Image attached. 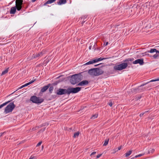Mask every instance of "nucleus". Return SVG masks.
<instances>
[{"label":"nucleus","mask_w":159,"mask_h":159,"mask_svg":"<svg viewBox=\"0 0 159 159\" xmlns=\"http://www.w3.org/2000/svg\"><path fill=\"white\" fill-rule=\"evenodd\" d=\"M148 111H145V112H144V113H141L140 114V115H139V116L140 117H142L143 115L145 113V112H147Z\"/></svg>","instance_id":"34"},{"label":"nucleus","mask_w":159,"mask_h":159,"mask_svg":"<svg viewBox=\"0 0 159 159\" xmlns=\"http://www.w3.org/2000/svg\"><path fill=\"white\" fill-rule=\"evenodd\" d=\"M69 77L70 78V81L71 84L75 85L82 80L83 76L81 73H79L70 76Z\"/></svg>","instance_id":"3"},{"label":"nucleus","mask_w":159,"mask_h":159,"mask_svg":"<svg viewBox=\"0 0 159 159\" xmlns=\"http://www.w3.org/2000/svg\"><path fill=\"white\" fill-rule=\"evenodd\" d=\"M121 148V146H120L118 148V149L115 151L114 152H113V153H115L116 152L118 151V150H120Z\"/></svg>","instance_id":"33"},{"label":"nucleus","mask_w":159,"mask_h":159,"mask_svg":"<svg viewBox=\"0 0 159 159\" xmlns=\"http://www.w3.org/2000/svg\"><path fill=\"white\" fill-rule=\"evenodd\" d=\"M15 107L16 106L14 104L13 102L10 103L5 107L4 112L7 114L11 112L15 108Z\"/></svg>","instance_id":"4"},{"label":"nucleus","mask_w":159,"mask_h":159,"mask_svg":"<svg viewBox=\"0 0 159 159\" xmlns=\"http://www.w3.org/2000/svg\"><path fill=\"white\" fill-rule=\"evenodd\" d=\"M66 0H60L58 2H57V4L58 5H61L66 3Z\"/></svg>","instance_id":"15"},{"label":"nucleus","mask_w":159,"mask_h":159,"mask_svg":"<svg viewBox=\"0 0 159 159\" xmlns=\"http://www.w3.org/2000/svg\"><path fill=\"white\" fill-rule=\"evenodd\" d=\"M147 55H148V56H149V57H152V56H151L150 55H149V54H147Z\"/></svg>","instance_id":"49"},{"label":"nucleus","mask_w":159,"mask_h":159,"mask_svg":"<svg viewBox=\"0 0 159 159\" xmlns=\"http://www.w3.org/2000/svg\"><path fill=\"white\" fill-rule=\"evenodd\" d=\"M36 0H32V2H35Z\"/></svg>","instance_id":"50"},{"label":"nucleus","mask_w":159,"mask_h":159,"mask_svg":"<svg viewBox=\"0 0 159 159\" xmlns=\"http://www.w3.org/2000/svg\"><path fill=\"white\" fill-rule=\"evenodd\" d=\"M106 59L107 58H102L101 57L97 58L98 61H101L103 60Z\"/></svg>","instance_id":"29"},{"label":"nucleus","mask_w":159,"mask_h":159,"mask_svg":"<svg viewBox=\"0 0 159 159\" xmlns=\"http://www.w3.org/2000/svg\"><path fill=\"white\" fill-rule=\"evenodd\" d=\"M85 20L84 21V20H83L82 21V24L83 25L85 22Z\"/></svg>","instance_id":"48"},{"label":"nucleus","mask_w":159,"mask_h":159,"mask_svg":"<svg viewBox=\"0 0 159 159\" xmlns=\"http://www.w3.org/2000/svg\"><path fill=\"white\" fill-rule=\"evenodd\" d=\"M98 116V114H95L93 115L91 117V119H94L96 118H97Z\"/></svg>","instance_id":"24"},{"label":"nucleus","mask_w":159,"mask_h":159,"mask_svg":"<svg viewBox=\"0 0 159 159\" xmlns=\"http://www.w3.org/2000/svg\"><path fill=\"white\" fill-rule=\"evenodd\" d=\"M155 151L154 149H152L149 150L148 152L149 153H152Z\"/></svg>","instance_id":"31"},{"label":"nucleus","mask_w":159,"mask_h":159,"mask_svg":"<svg viewBox=\"0 0 159 159\" xmlns=\"http://www.w3.org/2000/svg\"><path fill=\"white\" fill-rule=\"evenodd\" d=\"M81 89V88L77 87L76 88H70L67 89H59L57 91V94L58 95H62L66 94L69 95L70 93H75Z\"/></svg>","instance_id":"1"},{"label":"nucleus","mask_w":159,"mask_h":159,"mask_svg":"<svg viewBox=\"0 0 159 159\" xmlns=\"http://www.w3.org/2000/svg\"><path fill=\"white\" fill-rule=\"evenodd\" d=\"M101 64H102V63H100V64H98L96 65H94V66H98V65H101Z\"/></svg>","instance_id":"46"},{"label":"nucleus","mask_w":159,"mask_h":159,"mask_svg":"<svg viewBox=\"0 0 159 159\" xmlns=\"http://www.w3.org/2000/svg\"><path fill=\"white\" fill-rule=\"evenodd\" d=\"M49 124L48 123H44L43 124H42L41 125H40L39 126V128H41L42 126H47Z\"/></svg>","instance_id":"23"},{"label":"nucleus","mask_w":159,"mask_h":159,"mask_svg":"<svg viewBox=\"0 0 159 159\" xmlns=\"http://www.w3.org/2000/svg\"><path fill=\"white\" fill-rule=\"evenodd\" d=\"M50 84H49L48 85L45 86L42 88L40 90V93H43L45 92L46 90L49 88Z\"/></svg>","instance_id":"13"},{"label":"nucleus","mask_w":159,"mask_h":159,"mask_svg":"<svg viewBox=\"0 0 159 159\" xmlns=\"http://www.w3.org/2000/svg\"><path fill=\"white\" fill-rule=\"evenodd\" d=\"M132 152V150H129L128 152H127L125 154V157H128L131 154Z\"/></svg>","instance_id":"18"},{"label":"nucleus","mask_w":159,"mask_h":159,"mask_svg":"<svg viewBox=\"0 0 159 159\" xmlns=\"http://www.w3.org/2000/svg\"><path fill=\"white\" fill-rule=\"evenodd\" d=\"M144 155V153L139 154L138 155L135 156L134 157H133L132 159H134L135 158H137L138 157H140Z\"/></svg>","instance_id":"25"},{"label":"nucleus","mask_w":159,"mask_h":159,"mask_svg":"<svg viewBox=\"0 0 159 159\" xmlns=\"http://www.w3.org/2000/svg\"><path fill=\"white\" fill-rule=\"evenodd\" d=\"M23 2L22 0H16V6L15 7L18 11H19L21 9Z\"/></svg>","instance_id":"7"},{"label":"nucleus","mask_w":159,"mask_h":159,"mask_svg":"<svg viewBox=\"0 0 159 159\" xmlns=\"http://www.w3.org/2000/svg\"><path fill=\"white\" fill-rule=\"evenodd\" d=\"M5 133V132H3L2 133H0V137L2 136L3 134H4Z\"/></svg>","instance_id":"40"},{"label":"nucleus","mask_w":159,"mask_h":159,"mask_svg":"<svg viewBox=\"0 0 159 159\" xmlns=\"http://www.w3.org/2000/svg\"><path fill=\"white\" fill-rule=\"evenodd\" d=\"M91 48H92V46L90 45L89 47V49L91 50Z\"/></svg>","instance_id":"45"},{"label":"nucleus","mask_w":159,"mask_h":159,"mask_svg":"<svg viewBox=\"0 0 159 159\" xmlns=\"http://www.w3.org/2000/svg\"><path fill=\"white\" fill-rule=\"evenodd\" d=\"M16 8L15 7H12L11 8L10 13L11 14H14L16 11Z\"/></svg>","instance_id":"14"},{"label":"nucleus","mask_w":159,"mask_h":159,"mask_svg":"<svg viewBox=\"0 0 159 159\" xmlns=\"http://www.w3.org/2000/svg\"><path fill=\"white\" fill-rule=\"evenodd\" d=\"M109 103H108V104L111 107H112V105H113V104H112V102L110 100L109 101Z\"/></svg>","instance_id":"30"},{"label":"nucleus","mask_w":159,"mask_h":159,"mask_svg":"<svg viewBox=\"0 0 159 159\" xmlns=\"http://www.w3.org/2000/svg\"><path fill=\"white\" fill-rule=\"evenodd\" d=\"M96 70V76H99L103 73V71L99 68H95Z\"/></svg>","instance_id":"10"},{"label":"nucleus","mask_w":159,"mask_h":159,"mask_svg":"<svg viewBox=\"0 0 159 159\" xmlns=\"http://www.w3.org/2000/svg\"><path fill=\"white\" fill-rule=\"evenodd\" d=\"M43 148H44V146H42V149H43Z\"/></svg>","instance_id":"51"},{"label":"nucleus","mask_w":159,"mask_h":159,"mask_svg":"<svg viewBox=\"0 0 159 159\" xmlns=\"http://www.w3.org/2000/svg\"><path fill=\"white\" fill-rule=\"evenodd\" d=\"M41 143H42V142H40L37 144L36 145V147H38V146H39L41 144Z\"/></svg>","instance_id":"36"},{"label":"nucleus","mask_w":159,"mask_h":159,"mask_svg":"<svg viewBox=\"0 0 159 159\" xmlns=\"http://www.w3.org/2000/svg\"><path fill=\"white\" fill-rule=\"evenodd\" d=\"M32 129V130H34V128H33V129Z\"/></svg>","instance_id":"53"},{"label":"nucleus","mask_w":159,"mask_h":159,"mask_svg":"<svg viewBox=\"0 0 159 159\" xmlns=\"http://www.w3.org/2000/svg\"><path fill=\"white\" fill-rule=\"evenodd\" d=\"M29 159H36L35 157L34 156L32 157V156H31Z\"/></svg>","instance_id":"39"},{"label":"nucleus","mask_w":159,"mask_h":159,"mask_svg":"<svg viewBox=\"0 0 159 159\" xmlns=\"http://www.w3.org/2000/svg\"><path fill=\"white\" fill-rule=\"evenodd\" d=\"M144 62L143 59H138L135 61H133V63L134 64H139L140 65H142L144 64Z\"/></svg>","instance_id":"9"},{"label":"nucleus","mask_w":159,"mask_h":159,"mask_svg":"<svg viewBox=\"0 0 159 159\" xmlns=\"http://www.w3.org/2000/svg\"><path fill=\"white\" fill-rule=\"evenodd\" d=\"M93 60V63H96V62L98 61V60L97 58H96V59H95Z\"/></svg>","instance_id":"32"},{"label":"nucleus","mask_w":159,"mask_h":159,"mask_svg":"<svg viewBox=\"0 0 159 159\" xmlns=\"http://www.w3.org/2000/svg\"><path fill=\"white\" fill-rule=\"evenodd\" d=\"M96 70L95 68H92L89 70L88 73L92 76H96Z\"/></svg>","instance_id":"11"},{"label":"nucleus","mask_w":159,"mask_h":159,"mask_svg":"<svg viewBox=\"0 0 159 159\" xmlns=\"http://www.w3.org/2000/svg\"><path fill=\"white\" fill-rule=\"evenodd\" d=\"M34 81H35V80H32L31 81H30L29 82V83L30 84L33 83Z\"/></svg>","instance_id":"41"},{"label":"nucleus","mask_w":159,"mask_h":159,"mask_svg":"<svg viewBox=\"0 0 159 159\" xmlns=\"http://www.w3.org/2000/svg\"><path fill=\"white\" fill-rule=\"evenodd\" d=\"M96 153V152H93L91 154L90 156L95 155Z\"/></svg>","instance_id":"37"},{"label":"nucleus","mask_w":159,"mask_h":159,"mask_svg":"<svg viewBox=\"0 0 159 159\" xmlns=\"http://www.w3.org/2000/svg\"><path fill=\"white\" fill-rule=\"evenodd\" d=\"M159 81V78H158L156 79L155 80H151L149 82H148L145 84H142L140 86H139L137 88H136L135 89H133L132 90V92H136L139 93V92H141L142 91H144V90H140V89L141 87L144 86L145 85L147 84H148L149 82H154V81Z\"/></svg>","instance_id":"5"},{"label":"nucleus","mask_w":159,"mask_h":159,"mask_svg":"<svg viewBox=\"0 0 159 159\" xmlns=\"http://www.w3.org/2000/svg\"><path fill=\"white\" fill-rule=\"evenodd\" d=\"M53 89V86H51L49 88V91L50 93H52V91Z\"/></svg>","instance_id":"27"},{"label":"nucleus","mask_w":159,"mask_h":159,"mask_svg":"<svg viewBox=\"0 0 159 159\" xmlns=\"http://www.w3.org/2000/svg\"><path fill=\"white\" fill-rule=\"evenodd\" d=\"M46 53L45 50H43L41 52L38 53H36L35 54H34L32 57V58H36L41 57L43 55Z\"/></svg>","instance_id":"8"},{"label":"nucleus","mask_w":159,"mask_h":159,"mask_svg":"<svg viewBox=\"0 0 159 159\" xmlns=\"http://www.w3.org/2000/svg\"><path fill=\"white\" fill-rule=\"evenodd\" d=\"M102 155V154H98L97 156V158H99Z\"/></svg>","instance_id":"38"},{"label":"nucleus","mask_w":159,"mask_h":159,"mask_svg":"<svg viewBox=\"0 0 159 159\" xmlns=\"http://www.w3.org/2000/svg\"><path fill=\"white\" fill-rule=\"evenodd\" d=\"M56 0H48L44 3L43 5L45 6L47 4L52 3L55 1Z\"/></svg>","instance_id":"16"},{"label":"nucleus","mask_w":159,"mask_h":159,"mask_svg":"<svg viewBox=\"0 0 159 159\" xmlns=\"http://www.w3.org/2000/svg\"><path fill=\"white\" fill-rule=\"evenodd\" d=\"M88 84L89 82L88 80H84L79 82L77 85L80 86H84L87 85Z\"/></svg>","instance_id":"12"},{"label":"nucleus","mask_w":159,"mask_h":159,"mask_svg":"<svg viewBox=\"0 0 159 159\" xmlns=\"http://www.w3.org/2000/svg\"><path fill=\"white\" fill-rule=\"evenodd\" d=\"M109 141V139H106L104 143L103 144V146H106L107 145L108 143V142Z\"/></svg>","instance_id":"22"},{"label":"nucleus","mask_w":159,"mask_h":159,"mask_svg":"<svg viewBox=\"0 0 159 159\" xmlns=\"http://www.w3.org/2000/svg\"><path fill=\"white\" fill-rule=\"evenodd\" d=\"M157 49L155 48L151 49L150 50H148L147 51L148 52H150L151 53H153L155 52H156Z\"/></svg>","instance_id":"19"},{"label":"nucleus","mask_w":159,"mask_h":159,"mask_svg":"<svg viewBox=\"0 0 159 159\" xmlns=\"http://www.w3.org/2000/svg\"><path fill=\"white\" fill-rule=\"evenodd\" d=\"M80 134V132H77L75 133L74 134L73 137L74 138H77L78 137L79 135Z\"/></svg>","instance_id":"20"},{"label":"nucleus","mask_w":159,"mask_h":159,"mask_svg":"<svg viewBox=\"0 0 159 159\" xmlns=\"http://www.w3.org/2000/svg\"><path fill=\"white\" fill-rule=\"evenodd\" d=\"M11 101H9L7 102H5V103H4L2 104V105H0V109L2 107L6 105L8 103L10 102Z\"/></svg>","instance_id":"17"},{"label":"nucleus","mask_w":159,"mask_h":159,"mask_svg":"<svg viewBox=\"0 0 159 159\" xmlns=\"http://www.w3.org/2000/svg\"><path fill=\"white\" fill-rule=\"evenodd\" d=\"M156 53H157H157H158V54H159V51L157 50V51H156Z\"/></svg>","instance_id":"47"},{"label":"nucleus","mask_w":159,"mask_h":159,"mask_svg":"<svg viewBox=\"0 0 159 159\" xmlns=\"http://www.w3.org/2000/svg\"><path fill=\"white\" fill-rule=\"evenodd\" d=\"M93 63V60H91V61H90L89 62H87L86 63H85V65H89V64H92Z\"/></svg>","instance_id":"26"},{"label":"nucleus","mask_w":159,"mask_h":159,"mask_svg":"<svg viewBox=\"0 0 159 159\" xmlns=\"http://www.w3.org/2000/svg\"><path fill=\"white\" fill-rule=\"evenodd\" d=\"M108 42H107L105 43H104V46H107L108 45Z\"/></svg>","instance_id":"44"},{"label":"nucleus","mask_w":159,"mask_h":159,"mask_svg":"<svg viewBox=\"0 0 159 159\" xmlns=\"http://www.w3.org/2000/svg\"><path fill=\"white\" fill-rule=\"evenodd\" d=\"M141 97V96H139L136 98V99L137 101L140 99Z\"/></svg>","instance_id":"35"},{"label":"nucleus","mask_w":159,"mask_h":159,"mask_svg":"<svg viewBox=\"0 0 159 159\" xmlns=\"http://www.w3.org/2000/svg\"><path fill=\"white\" fill-rule=\"evenodd\" d=\"M159 56L158 54H157L156 53V54L154 55L152 57L154 58V59H156Z\"/></svg>","instance_id":"28"},{"label":"nucleus","mask_w":159,"mask_h":159,"mask_svg":"<svg viewBox=\"0 0 159 159\" xmlns=\"http://www.w3.org/2000/svg\"><path fill=\"white\" fill-rule=\"evenodd\" d=\"M30 100L33 103L39 104L43 102L44 99L40 98L39 97H37L36 96H33L30 98Z\"/></svg>","instance_id":"6"},{"label":"nucleus","mask_w":159,"mask_h":159,"mask_svg":"<svg viewBox=\"0 0 159 159\" xmlns=\"http://www.w3.org/2000/svg\"><path fill=\"white\" fill-rule=\"evenodd\" d=\"M24 87V85H23L21 86H20V87H19V88H18V89H21L23 88Z\"/></svg>","instance_id":"43"},{"label":"nucleus","mask_w":159,"mask_h":159,"mask_svg":"<svg viewBox=\"0 0 159 159\" xmlns=\"http://www.w3.org/2000/svg\"><path fill=\"white\" fill-rule=\"evenodd\" d=\"M29 84H29V83H28L25 84H24L23 85H24V86L25 87H26V86H27Z\"/></svg>","instance_id":"42"},{"label":"nucleus","mask_w":159,"mask_h":159,"mask_svg":"<svg viewBox=\"0 0 159 159\" xmlns=\"http://www.w3.org/2000/svg\"><path fill=\"white\" fill-rule=\"evenodd\" d=\"M8 68L6 69L5 70L2 71L1 74V75H3L7 73L8 72Z\"/></svg>","instance_id":"21"},{"label":"nucleus","mask_w":159,"mask_h":159,"mask_svg":"<svg viewBox=\"0 0 159 159\" xmlns=\"http://www.w3.org/2000/svg\"><path fill=\"white\" fill-rule=\"evenodd\" d=\"M118 26V25H116V26Z\"/></svg>","instance_id":"54"},{"label":"nucleus","mask_w":159,"mask_h":159,"mask_svg":"<svg viewBox=\"0 0 159 159\" xmlns=\"http://www.w3.org/2000/svg\"><path fill=\"white\" fill-rule=\"evenodd\" d=\"M134 60V58L133 57L126 59L123 60V62L121 64L115 65L113 67V69L116 70H121L125 69L127 67L129 61H132Z\"/></svg>","instance_id":"2"},{"label":"nucleus","mask_w":159,"mask_h":159,"mask_svg":"<svg viewBox=\"0 0 159 159\" xmlns=\"http://www.w3.org/2000/svg\"><path fill=\"white\" fill-rule=\"evenodd\" d=\"M45 128H44V129H43V131L44 130H45Z\"/></svg>","instance_id":"52"}]
</instances>
